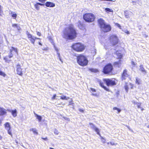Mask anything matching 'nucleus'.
Returning a JSON list of instances; mask_svg holds the SVG:
<instances>
[{
    "label": "nucleus",
    "instance_id": "f257e3e1",
    "mask_svg": "<svg viewBox=\"0 0 149 149\" xmlns=\"http://www.w3.org/2000/svg\"><path fill=\"white\" fill-rule=\"evenodd\" d=\"M77 33L73 24L69 25L63 31L62 37L66 40H73L77 37Z\"/></svg>",
    "mask_w": 149,
    "mask_h": 149
},
{
    "label": "nucleus",
    "instance_id": "f03ea898",
    "mask_svg": "<svg viewBox=\"0 0 149 149\" xmlns=\"http://www.w3.org/2000/svg\"><path fill=\"white\" fill-rule=\"evenodd\" d=\"M103 82L101 80L98 81L100 85L104 90L108 92L110 91V90L105 86L104 85V83L107 86H113L116 85V83L114 80L109 78H104L102 79Z\"/></svg>",
    "mask_w": 149,
    "mask_h": 149
},
{
    "label": "nucleus",
    "instance_id": "7ed1b4c3",
    "mask_svg": "<svg viewBox=\"0 0 149 149\" xmlns=\"http://www.w3.org/2000/svg\"><path fill=\"white\" fill-rule=\"evenodd\" d=\"M98 22L101 30L104 33L109 32L111 30V26L106 23L105 21L102 18L98 20Z\"/></svg>",
    "mask_w": 149,
    "mask_h": 149
},
{
    "label": "nucleus",
    "instance_id": "20e7f679",
    "mask_svg": "<svg viewBox=\"0 0 149 149\" xmlns=\"http://www.w3.org/2000/svg\"><path fill=\"white\" fill-rule=\"evenodd\" d=\"M76 58L77 63L80 66L84 67L88 65V60L86 56L83 54H79Z\"/></svg>",
    "mask_w": 149,
    "mask_h": 149
},
{
    "label": "nucleus",
    "instance_id": "39448f33",
    "mask_svg": "<svg viewBox=\"0 0 149 149\" xmlns=\"http://www.w3.org/2000/svg\"><path fill=\"white\" fill-rule=\"evenodd\" d=\"M102 72L105 74L112 75L114 74L113 66L111 63L106 64L103 68Z\"/></svg>",
    "mask_w": 149,
    "mask_h": 149
},
{
    "label": "nucleus",
    "instance_id": "423d86ee",
    "mask_svg": "<svg viewBox=\"0 0 149 149\" xmlns=\"http://www.w3.org/2000/svg\"><path fill=\"white\" fill-rule=\"evenodd\" d=\"M72 49L76 52H81L85 49L86 46L84 44L80 42L73 43L71 46Z\"/></svg>",
    "mask_w": 149,
    "mask_h": 149
},
{
    "label": "nucleus",
    "instance_id": "0eeeda50",
    "mask_svg": "<svg viewBox=\"0 0 149 149\" xmlns=\"http://www.w3.org/2000/svg\"><path fill=\"white\" fill-rule=\"evenodd\" d=\"M83 18L86 22L91 23L94 21L95 19V17L92 13H87L83 15Z\"/></svg>",
    "mask_w": 149,
    "mask_h": 149
},
{
    "label": "nucleus",
    "instance_id": "6e6552de",
    "mask_svg": "<svg viewBox=\"0 0 149 149\" xmlns=\"http://www.w3.org/2000/svg\"><path fill=\"white\" fill-rule=\"evenodd\" d=\"M110 43L112 46H114L118 44L119 42V39L117 36L114 35L111 36L109 38Z\"/></svg>",
    "mask_w": 149,
    "mask_h": 149
},
{
    "label": "nucleus",
    "instance_id": "1a4fd4ad",
    "mask_svg": "<svg viewBox=\"0 0 149 149\" xmlns=\"http://www.w3.org/2000/svg\"><path fill=\"white\" fill-rule=\"evenodd\" d=\"M26 33L28 38L29 40L33 44H34L35 41L36 40L41 39L39 38H38L33 36L28 31Z\"/></svg>",
    "mask_w": 149,
    "mask_h": 149
},
{
    "label": "nucleus",
    "instance_id": "9d476101",
    "mask_svg": "<svg viewBox=\"0 0 149 149\" xmlns=\"http://www.w3.org/2000/svg\"><path fill=\"white\" fill-rule=\"evenodd\" d=\"M4 125L5 129L7 130L8 134L12 137L13 135L10 123L8 122H6L4 124Z\"/></svg>",
    "mask_w": 149,
    "mask_h": 149
},
{
    "label": "nucleus",
    "instance_id": "9b49d317",
    "mask_svg": "<svg viewBox=\"0 0 149 149\" xmlns=\"http://www.w3.org/2000/svg\"><path fill=\"white\" fill-rule=\"evenodd\" d=\"M130 77V75L129 74L128 70L126 69H125L122 73L121 76V79L122 81H123L126 79L127 78Z\"/></svg>",
    "mask_w": 149,
    "mask_h": 149
},
{
    "label": "nucleus",
    "instance_id": "f8f14e48",
    "mask_svg": "<svg viewBox=\"0 0 149 149\" xmlns=\"http://www.w3.org/2000/svg\"><path fill=\"white\" fill-rule=\"evenodd\" d=\"M14 53L15 54H17V48H15L12 47L10 50V54L8 56V57L10 58L13 57Z\"/></svg>",
    "mask_w": 149,
    "mask_h": 149
},
{
    "label": "nucleus",
    "instance_id": "ddd939ff",
    "mask_svg": "<svg viewBox=\"0 0 149 149\" xmlns=\"http://www.w3.org/2000/svg\"><path fill=\"white\" fill-rule=\"evenodd\" d=\"M22 69L21 68V65L18 64L16 65V71L17 74L21 76L23 75L22 71Z\"/></svg>",
    "mask_w": 149,
    "mask_h": 149
},
{
    "label": "nucleus",
    "instance_id": "4468645a",
    "mask_svg": "<svg viewBox=\"0 0 149 149\" xmlns=\"http://www.w3.org/2000/svg\"><path fill=\"white\" fill-rule=\"evenodd\" d=\"M89 125L92 126L91 127V128L95 130V132H96L97 134L99 135L100 136L101 135L100 133V130L98 128L96 127L92 123H89Z\"/></svg>",
    "mask_w": 149,
    "mask_h": 149
},
{
    "label": "nucleus",
    "instance_id": "2eb2a0df",
    "mask_svg": "<svg viewBox=\"0 0 149 149\" xmlns=\"http://www.w3.org/2000/svg\"><path fill=\"white\" fill-rule=\"evenodd\" d=\"M122 62L121 60H119L118 61L114 62L113 65L114 67L119 68L121 66Z\"/></svg>",
    "mask_w": 149,
    "mask_h": 149
},
{
    "label": "nucleus",
    "instance_id": "dca6fc26",
    "mask_svg": "<svg viewBox=\"0 0 149 149\" xmlns=\"http://www.w3.org/2000/svg\"><path fill=\"white\" fill-rule=\"evenodd\" d=\"M44 4L39 2L36 3L34 4V6L35 8L37 10H39L40 8V6H43Z\"/></svg>",
    "mask_w": 149,
    "mask_h": 149
},
{
    "label": "nucleus",
    "instance_id": "f3484780",
    "mask_svg": "<svg viewBox=\"0 0 149 149\" xmlns=\"http://www.w3.org/2000/svg\"><path fill=\"white\" fill-rule=\"evenodd\" d=\"M45 6L47 7H52L55 6V5L54 3L50 2H46L45 4Z\"/></svg>",
    "mask_w": 149,
    "mask_h": 149
},
{
    "label": "nucleus",
    "instance_id": "a211bd4d",
    "mask_svg": "<svg viewBox=\"0 0 149 149\" xmlns=\"http://www.w3.org/2000/svg\"><path fill=\"white\" fill-rule=\"evenodd\" d=\"M7 112L6 110L3 108L0 107V115L3 116L6 115Z\"/></svg>",
    "mask_w": 149,
    "mask_h": 149
},
{
    "label": "nucleus",
    "instance_id": "6ab92c4d",
    "mask_svg": "<svg viewBox=\"0 0 149 149\" xmlns=\"http://www.w3.org/2000/svg\"><path fill=\"white\" fill-rule=\"evenodd\" d=\"M8 111L10 112L13 117H15L17 116V111L16 109L13 110H8Z\"/></svg>",
    "mask_w": 149,
    "mask_h": 149
},
{
    "label": "nucleus",
    "instance_id": "aec40b11",
    "mask_svg": "<svg viewBox=\"0 0 149 149\" xmlns=\"http://www.w3.org/2000/svg\"><path fill=\"white\" fill-rule=\"evenodd\" d=\"M89 70L92 72L97 73L99 72V70L97 69L90 68L89 69Z\"/></svg>",
    "mask_w": 149,
    "mask_h": 149
},
{
    "label": "nucleus",
    "instance_id": "412c9836",
    "mask_svg": "<svg viewBox=\"0 0 149 149\" xmlns=\"http://www.w3.org/2000/svg\"><path fill=\"white\" fill-rule=\"evenodd\" d=\"M140 70L142 72H144L145 73H147L146 71L145 70L143 67V65H140Z\"/></svg>",
    "mask_w": 149,
    "mask_h": 149
},
{
    "label": "nucleus",
    "instance_id": "4be33fe9",
    "mask_svg": "<svg viewBox=\"0 0 149 149\" xmlns=\"http://www.w3.org/2000/svg\"><path fill=\"white\" fill-rule=\"evenodd\" d=\"M141 103L140 102H138L136 104V106L138 108L141 109V110L143 111L144 110V109L141 107Z\"/></svg>",
    "mask_w": 149,
    "mask_h": 149
},
{
    "label": "nucleus",
    "instance_id": "5701e85b",
    "mask_svg": "<svg viewBox=\"0 0 149 149\" xmlns=\"http://www.w3.org/2000/svg\"><path fill=\"white\" fill-rule=\"evenodd\" d=\"M12 26L13 27L16 28H17V30H19L20 29L19 26L17 24H12Z\"/></svg>",
    "mask_w": 149,
    "mask_h": 149
},
{
    "label": "nucleus",
    "instance_id": "b1692460",
    "mask_svg": "<svg viewBox=\"0 0 149 149\" xmlns=\"http://www.w3.org/2000/svg\"><path fill=\"white\" fill-rule=\"evenodd\" d=\"M117 56V58L119 60H121L123 57V55L120 53H118L116 54Z\"/></svg>",
    "mask_w": 149,
    "mask_h": 149
},
{
    "label": "nucleus",
    "instance_id": "393cba45",
    "mask_svg": "<svg viewBox=\"0 0 149 149\" xmlns=\"http://www.w3.org/2000/svg\"><path fill=\"white\" fill-rule=\"evenodd\" d=\"M135 83L138 85H139L141 84V81L139 79L136 77V78Z\"/></svg>",
    "mask_w": 149,
    "mask_h": 149
},
{
    "label": "nucleus",
    "instance_id": "a878e982",
    "mask_svg": "<svg viewBox=\"0 0 149 149\" xmlns=\"http://www.w3.org/2000/svg\"><path fill=\"white\" fill-rule=\"evenodd\" d=\"M35 116L36 117V118L38 119L39 121H41L42 118L41 116L36 113H35Z\"/></svg>",
    "mask_w": 149,
    "mask_h": 149
},
{
    "label": "nucleus",
    "instance_id": "bb28decb",
    "mask_svg": "<svg viewBox=\"0 0 149 149\" xmlns=\"http://www.w3.org/2000/svg\"><path fill=\"white\" fill-rule=\"evenodd\" d=\"M125 85L124 86V88L126 91V92H128L129 88L128 86L127 85V82H125Z\"/></svg>",
    "mask_w": 149,
    "mask_h": 149
},
{
    "label": "nucleus",
    "instance_id": "cd10ccee",
    "mask_svg": "<svg viewBox=\"0 0 149 149\" xmlns=\"http://www.w3.org/2000/svg\"><path fill=\"white\" fill-rule=\"evenodd\" d=\"M101 141L102 143H105L106 142V139L103 137L101 135L100 136Z\"/></svg>",
    "mask_w": 149,
    "mask_h": 149
},
{
    "label": "nucleus",
    "instance_id": "c85d7f7f",
    "mask_svg": "<svg viewBox=\"0 0 149 149\" xmlns=\"http://www.w3.org/2000/svg\"><path fill=\"white\" fill-rule=\"evenodd\" d=\"M30 131H32L33 133L35 134L36 135L38 134L37 130L35 128H32L30 130Z\"/></svg>",
    "mask_w": 149,
    "mask_h": 149
},
{
    "label": "nucleus",
    "instance_id": "c756f323",
    "mask_svg": "<svg viewBox=\"0 0 149 149\" xmlns=\"http://www.w3.org/2000/svg\"><path fill=\"white\" fill-rule=\"evenodd\" d=\"M105 10L107 12H110L113 13V10L112 9H110V8H105Z\"/></svg>",
    "mask_w": 149,
    "mask_h": 149
},
{
    "label": "nucleus",
    "instance_id": "7c9ffc66",
    "mask_svg": "<svg viewBox=\"0 0 149 149\" xmlns=\"http://www.w3.org/2000/svg\"><path fill=\"white\" fill-rule=\"evenodd\" d=\"M69 98V97H67L66 96H65L61 97V99L62 100H67Z\"/></svg>",
    "mask_w": 149,
    "mask_h": 149
},
{
    "label": "nucleus",
    "instance_id": "2f4dec72",
    "mask_svg": "<svg viewBox=\"0 0 149 149\" xmlns=\"http://www.w3.org/2000/svg\"><path fill=\"white\" fill-rule=\"evenodd\" d=\"M113 110H117L118 111V113H119L121 111V110L116 107H114L113 108Z\"/></svg>",
    "mask_w": 149,
    "mask_h": 149
},
{
    "label": "nucleus",
    "instance_id": "473e14b6",
    "mask_svg": "<svg viewBox=\"0 0 149 149\" xmlns=\"http://www.w3.org/2000/svg\"><path fill=\"white\" fill-rule=\"evenodd\" d=\"M115 95L117 97H118L120 95V92L119 91H117L115 93Z\"/></svg>",
    "mask_w": 149,
    "mask_h": 149
},
{
    "label": "nucleus",
    "instance_id": "72a5a7b5",
    "mask_svg": "<svg viewBox=\"0 0 149 149\" xmlns=\"http://www.w3.org/2000/svg\"><path fill=\"white\" fill-rule=\"evenodd\" d=\"M74 104V103L73 102L72 100H71V101H69V105H72L73 106Z\"/></svg>",
    "mask_w": 149,
    "mask_h": 149
},
{
    "label": "nucleus",
    "instance_id": "f704fd0d",
    "mask_svg": "<svg viewBox=\"0 0 149 149\" xmlns=\"http://www.w3.org/2000/svg\"><path fill=\"white\" fill-rule=\"evenodd\" d=\"M11 16L12 17H13L14 19H16L17 16V14L16 13L13 14Z\"/></svg>",
    "mask_w": 149,
    "mask_h": 149
},
{
    "label": "nucleus",
    "instance_id": "c9c22d12",
    "mask_svg": "<svg viewBox=\"0 0 149 149\" xmlns=\"http://www.w3.org/2000/svg\"><path fill=\"white\" fill-rule=\"evenodd\" d=\"M54 133L56 135H58L59 133V132H58V131L56 129H55L54 130Z\"/></svg>",
    "mask_w": 149,
    "mask_h": 149
},
{
    "label": "nucleus",
    "instance_id": "e433bc0d",
    "mask_svg": "<svg viewBox=\"0 0 149 149\" xmlns=\"http://www.w3.org/2000/svg\"><path fill=\"white\" fill-rule=\"evenodd\" d=\"M115 25L117 26L119 29H121V26L120 24H118V23H116L115 24Z\"/></svg>",
    "mask_w": 149,
    "mask_h": 149
},
{
    "label": "nucleus",
    "instance_id": "4c0bfd02",
    "mask_svg": "<svg viewBox=\"0 0 149 149\" xmlns=\"http://www.w3.org/2000/svg\"><path fill=\"white\" fill-rule=\"evenodd\" d=\"M56 95L55 94L53 95V97H52L51 99L52 100H54L55 99V98L56 97Z\"/></svg>",
    "mask_w": 149,
    "mask_h": 149
},
{
    "label": "nucleus",
    "instance_id": "58836bf2",
    "mask_svg": "<svg viewBox=\"0 0 149 149\" xmlns=\"http://www.w3.org/2000/svg\"><path fill=\"white\" fill-rule=\"evenodd\" d=\"M130 85V86L131 87L130 88L132 89L133 88H134V85L133 84H132L131 83H129Z\"/></svg>",
    "mask_w": 149,
    "mask_h": 149
},
{
    "label": "nucleus",
    "instance_id": "ea45409f",
    "mask_svg": "<svg viewBox=\"0 0 149 149\" xmlns=\"http://www.w3.org/2000/svg\"><path fill=\"white\" fill-rule=\"evenodd\" d=\"M8 56H6L4 57L3 59H4L6 61H8Z\"/></svg>",
    "mask_w": 149,
    "mask_h": 149
},
{
    "label": "nucleus",
    "instance_id": "a19ab883",
    "mask_svg": "<svg viewBox=\"0 0 149 149\" xmlns=\"http://www.w3.org/2000/svg\"><path fill=\"white\" fill-rule=\"evenodd\" d=\"M90 90L93 92H96V90L94 88H90Z\"/></svg>",
    "mask_w": 149,
    "mask_h": 149
},
{
    "label": "nucleus",
    "instance_id": "79ce46f5",
    "mask_svg": "<svg viewBox=\"0 0 149 149\" xmlns=\"http://www.w3.org/2000/svg\"><path fill=\"white\" fill-rule=\"evenodd\" d=\"M110 144L112 146L115 145L117 144V143H115L113 142H110Z\"/></svg>",
    "mask_w": 149,
    "mask_h": 149
},
{
    "label": "nucleus",
    "instance_id": "37998d69",
    "mask_svg": "<svg viewBox=\"0 0 149 149\" xmlns=\"http://www.w3.org/2000/svg\"><path fill=\"white\" fill-rule=\"evenodd\" d=\"M57 54H58V58H59V59L62 62H62V60H61V58L59 53H58Z\"/></svg>",
    "mask_w": 149,
    "mask_h": 149
},
{
    "label": "nucleus",
    "instance_id": "c03bdc74",
    "mask_svg": "<svg viewBox=\"0 0 149 149\" xmlns=\"http://www.w3.org/2000/svg\"><path fill=\"white\" fill-rule=\"evenodd\" d=\"M37 35L38 36H41V33H40V32H38H38H37Z\"/></svg>",
    "mask_w": 149,
    "mask_h": 149
},
{
    "label": "nucleus",
    "instance_id": "a18cd8bd",
    "mask_svg": "<svg viewBox=\"0 0 149 149\" xmlns=\"http://www.w3.org/2000/svg\"><path fill=\"white\" fill-rule=\"evenodd\" d=\"M132 102L134 104V105H136V104H137L138 103V102H136L134 101H132Z\"/></svg>",
    "mask_w": 149,
    "mask_h": 149
},
{
    "label": "nucleus",
    "instance_id": "49530a36",
    "mask_svg": "<svg viewBox=\"0 0 149 149\" xmlns=\"http://www.w3.org/2000/svg\"><path fill=\"white\" fill-rule=\"evenodd\" d=\"M40 2H42V3H44V2L46 1L47 0H38Z\"/></svg>",
    "mask_w": 149,
    "mask_h": 149
},
{
    "label": "nucleus",
    "instance_id": "de8ad7c7",
    "mask_svg": "<svg viewBox=\"0 0 149 149\" xmlns=\"http://www.w3.org/2000/svg\"><path fill=\"white\" fill-rule=\"evenodd\" d=\"M41 139H43V140H45V141H46L47 140V137H46L45 138L42 137Z\"/></svg>",
    "mask_w": 149,
    "mask_h": 149
},
{
    "label": "nucleus",
    "instance_id": "09e8293b",
    "mask_svg": "<svg viewBox=\"0 0 149 149\" xmlns=\"http://www.w3.org/2000/svg\"><path fill=\"white\" fill-rule=\"evenodd\" d=\"M131 64H132V65H133L134 66H135V63L134 62V61H132Z\"/></svg>",
    "mask_w": 149,
    "mask_h": 149
},
{
    "label": "nucleus",
    "instance_id": "8fccbe9b",
    "mask_svg": "<svg viewBox=\"0 0 149 149\" xmlns=\"http://www.w3.org/2000/svg\"><path fill=\"white\" fill-rule=\"evenodd\" d=\"M125 33H126V34H130L129 32L128 31H127V30L125 31Z\"/></svg>",
    "mask_w": 149,
    "mask_h": 149
},
{
    "label": "nucleus",
    "instance_id": "3c124183",
    "mask_svg": "<svg viewBox=\"0 0 149 149\" xmlns=\"http://www.w3.org/2000/svg\"><path fill=\"white\" fill-rule=\"evenodd\" d=\"M79 111L81 112H84V110L82 109H79Z\"/></svg>",
    "mask_w": 149,
    "mask_h": 149
},
{
    "label": "nucleus",
    "instance_id": "603ef678",
    "mask_svg": "<svg viewBox=\"0 0 149 149\" xmlns=\"http://www.w3.org/2000/svg\"><path fill=\"white\" fill-rule=\"evenodd\" d=\"M38 44H39V45L41 46L42 45V44L40 42H38Z\"/></svg>",
    "mask_w": 149,
    "mask_h": 149
},
{
    "label": "nucleus",
    "instance_id": "864d4df0",
    "mask_svg": "<svg viewBox=\"0 0 149 149\" xmlns=\"http://www.w3.org/2000/svg\"><path fill=\"white\" fill-rule=\"evenodd\" d=\"M144 36H145V37L147 38V37H148V35H147L145 34Z\"/></svg>",
    "mask_w": 149,
    "mask_h": 149
},
{
    "label": "nucleus",
    "instance_id": "5fc2aeb1",
    "mask_svg": "<svg viewBox=\"0 0 149 149\" xmlns=\"http://www.w3.org/2000/svg\"><path fill=\"white\" fill-rule=\"evenodd\" d=\"M2 136L0 135V139H2Z\"/></svg>",
    "mask_w": 149,
    "mask_h": 149
},
{
    "label": "nucleus",
    "instance_id": "6e6d98bb",
    "mask_svg": "<svg viewBox=\"0 0 149 149\" xmlns=\"http://www.w3.org/2000/svg\"><path fill=\"white\" fill-rule=\"evenodd\" d=\"M132 2L133 3H136V1H132Z\"/></svg>",
    "mask_w": 149,
    "mask_h": 149
},
{
    "label": "nucleus",
    "instance_id": "4d7b16f0",
    "mask_svg": "<svg viewBox=\"0 0 149 149\" xmlns=\"http://www.w3.org/2000/svg\"><path fill=\"white\" fill-rule=\"evenodd\" d=\"M147 127L149 128V125H148V126H147Z\"/></svg>",
    "mask_w": 149,
    "mask_h": 149
},
{
    "label": "nucleus",
    "instance_id": "13d9d810",
    "mask_svg": "<svg viewBox=\"0 0 149 149\" xmlns=\"http://www.w3.org/2000/svg\"><path fill=\"white\" fill-rule=\"evenodd\" d=\"M107 144H110V142H108V143H107Z\"/></svg>",
    "mask_w": 149,
    "mask_h": 149
}]
</instances>
